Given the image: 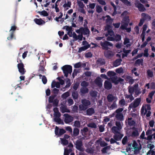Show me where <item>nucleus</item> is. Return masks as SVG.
<instances>
[{
    "instance_id": "nucleus-1",
    "label": "nucleus",
    "mask_w": 155,
    "mask_h": 155,
    "mask_svg": "<svg viewBox=\"0 0 155 155\" xmlns=\"http://www.w3.org/2000/svg\"><path fill=\"white\" fill-rule=\"evenodd\" d=\"M81 103L82 104H80L79 106V112L80 113H82L83 111L87 110L91 104L90 101L85 99L81 100Z\"/></svg>"
},
{
    "instance_id": "nucleus-2",
    "label": "nucleus",
    "mask_w": 155,
    "mask_h": 155,
    "mask_svg": "<svg viewBox=\"0 0 155 155\" xmlns=\"http://www.w3.org/2000/svg\"><path fill=\"white\" fill-rule=\"evenodd\" d=\"M76 32L79 34H82V35H86L87 37L89 36L90 31L87 27H80L79 29L76 30Z\"/></svg>"
},
{
    "instance_id": "nucleus-3",
    "label": "nucleus",
    "mask_w": 155,
    "mask_h": 155,
    "mask_svg": "<svg viewBox=\"0 0 155 155\" xmlns=\"http://www.w3.org/2000/svg\"><path fill=\"white\" fill-rule=\"evenodd\" d=\"M61 69L66 78L68 77L69 74H71L72 72V67L70 65H65L61 68Z\"/></svg>"
},
{
    "instance_id": "nucleus-4",
    "label": "nucleus",
    "mask_w": 155,
    "mask_h": 155,
    "mask_svg": "<svg viewBox=\"0 0 155 155\" xmlns=\"http://www.w3.org/2000/svg\"><path fill=\"white\" fill-rule=\"evenodd\" d=\"M100 44L101 46L102 49L107 50L108 49H111L110 47H112L113 44L111 42L107 41H105L104 42H100Z\"/></svg>"
},
{
    "instance_id": "nucleus-5",
    "label": "nucleus",
    "mask_w": 155,
    "mask_h": 155,
    "mask_svg": "<svg viewBox=\"0 0 155 155\" xmlns=\"http://www.w3.org/2000/svg\"><path fill=\"white\" fill-rule=\"evenodd\" d=\"M76 148L78 150L81 152L84 151V147L83 146L82 140L79 139L77 140L74 143Z\"/></svg>"
},
{
    "instance_id": "nucleus-6",
    "label": "nucleus",
    "mask_w": 155,
    "mask_h": 155,
    "mask_svg": "<svg viewBox=\"0 0 155 155\" xmlns=\"http://www.w3.org/2000/svg\"><path fill=\"white\" fill-rule=\"evenodd\" d=\"M61 116V113L59 112H55L54 114V120L58 124H63V121L60 118Z\"/></svg>"
},
{
    "instance_id": "nucleus-7",
    "label": "nucleus",
    "mask_w": 155,
    "mask_h": 155,
    "mask_svg": "<svg viewBox=\"0 0 155 155\" xmlns=\"http://www.w3.org/2000/svg\"><path fill=\"white\" fill-rule=\"evenodd\" d=\"M140 101V98L136 99L134 102L129 105L128 109H129V108H132L133 110L134 111V110H135V108L139 105Z\"/></svg>"
},
{
    "instance_id": "nucleus-8",
    "label": "nucleus",
    "mask_w": 155,
    "mask_h": 155,
    "mask_svg": "<svg viewBox=\"0 0 155 155\" xmlns=\"http://www.w3.org/2000/svg\"><path fill=\"white\" fill-rule=\"evenodd\" d=\"M64 115L65 117L64 122L66 124H68L73 121L74 120L73 117L69 115L68 114H65Z\"/></svg>"
},
{
    "instance_id": "nucleus-9",
    "label": "nucleus",
    "mask_w": 155,
    "mask_h": 155,
    "mask_svg": "<svg viewBox=\"0 0 155 155\" xmlns=\"http://www.w3.org/2000/svg\"><path fill=\"white\" fill-rule=\"evenodd\" d=\"M111 80L113 83L115 84H117L119 83L120 84H122L123 82L124 81V80L123 79L121 78L120 77L118 78L117 79V77H114L112 78Z\"/></svg>"
},
{
    "instance_id": "nucleus-10",
    "label": "nucleus",
    "mask_w": 155,
    "mask_h": 155,
    "mask_svg": "<svg viewBox=\"0 0 155 155\" xmlns=\"http://www.w3.org/2000/svg\"><path fill=\"white\" fill-rule=\"evenodd\" d=\"M135 6L137 7L139 10L141 12H144L146 9L144 5L140 3L138 1H136L135 3Z\"/></svg>"
},
{
    "instance_id": "nucleus-11",
    "label": "nucleus",
    "mask_w": 155,
    "mask_h": 155,
    "mask_svg": "<svg viewBox=\"0 0 155 155\" xmlns=\"http://www.w3.org/2000/svg\"><path fill=\"white\" fill-rule=\"evenodd\" d=\"M66 132V131L63 129L61 128L59 129V128L56 126L55 129V134L56 135L61 136Z\"/></svg>"
},
{
    "instance_id": "nucleus-12",
    "label": "nucleus",
    "mask_w": 155,
    "mask_h": 155,
    "mask_svg": "<svg viewBox=\"0 0 155 155\" xmlns=\"http://www.w3.org/2000/svg\"><path fill=\"white\" fill-rule=\"evenodd\" d=\"M17 67L19 72L21 75H23L26 71L24 68V66L23 63H18L17 65Z\"/></svg>"
},
{
    "instance_id": "nucleus-13",
    "label": "nucleus",
    "mask_w": 155,
    "mask_h": 155,
    "mask_svg": "<svg viewBox=\"0 0 155 155\" xmlns=\"http://www.w3.org/2000/svg\"><path fill=\"white\" fill-rule=\"evenodd\" d=\"M132 129L133 130L130 136L133 137H135L138 136L139 135V133L137 129L135 127H133L132 128Z\"/></svg>"
},
{
    "instance_id": "nucleus-14",
    "label": "nucleus",
    "mask_w": 155,
    "mask_h": 155,
    "mask_svg": "<svg viewBox=\"0 0 155 155\" xmlns=\"http://www.w3.org/2000/svg\"><path fill=\"white\" fill-rule=\"evenodd\" d=\"M112 86V84L110 81L107 80L105 81L104 83V87L105 89L108 90H110Z\"/></svg>"
},
{
    "instance_id": "nucleus-15",
    "label": "nucleus",
    "mask_w": 155,
    "mask_h": 155,
    "mask_svg": "<svg viewBox=\"0 0 155 155\" xmlns=\"http://www.w3.org/2000/svg\"><path fill=\"white\" fill-rule=\"evenodd\" d=\"M123 135L120 133L115 134L113 136L114 138L117 141H119L121 140L123 137Z\"/></svg>"
},
{
    "instance_id": "nucleus-16",
    "label": "nucleus",
    "mask_w": 155,
    "mask_h": 155,
    "mask_svg": "<svg viewBox=\"0 0 155 155\" xmlns=\"http://www.w3.org/2000/svg\"><path fill=\"white\" fill-rule=\"evenodd\" d=\"M96 62L97 65L99 66L103 65L105 64L104 60L101 58H98Z\"/></svg>"
},
{
    "instance_id": "nucleus-17",
    "label": "nucleus",
    "mask_w": 155,
    "mask_h": 155,
    "mask_svg": "<svg viewBox=\"0 0 155 155\" xmlns=\"http://www.w3.org/2000/svg\"><path fill=\"white\" fill-rule=\"evenodd\" d=\"M86 110L87 115L88 116H91L95 113L94 109L92 107L88 108Z\"/></svg>"
},
{
    "instance_id": "nucleus-18",
    "label": "nucleus",
    "mask_w": 155,
    "mask_h": 155,
    "mask_svg": "<svg viewBox=\"0 0 155 155\" xmlns=\"http://www.w3.org/2000/svg\"><path fill=\"white\" fill-rule=\"evenodd\" d=\"M104 52V55L106 58L112 57L114 54L112 51L110 50H106Z\"/></svg>"
},
{
    "instance_id": "nucleus-19",
    "label": "nucleus",
    "mask_w": 155,
    "mask_h": 155,
    "mask_svg": "<svg viewBox=\"0 0 155 155\" xmlns=\"http://www.w3.org/2000/svg\"><path fill=\"white\" fill-rule=\"evenodd\" d=\"M90 45L89 44H88V45H84L83 46L79 48L78 52L81 53L82 51H85V50L87 49L88 48H90Z\"/></svg>"
},
{
    "instance_id": "nucleus-20",
    "label": "nucleus",
    "mask_w": 155,
    "mask_h": 155,
    "mask_svg": "<svg viewBox=\"0 0 155 155\" xmlns=\"http://www.w3.org/2000/svg\"><path fill=\"white\" fill-rule=\"evenodd\" d=\"M35 22L37 25H41L45 23V21L42 20L41 18H35L34 19Z\"/></svg>"
},
{
    "instance_id": "nucleus-21",
    "label": "nucleus",
    "mask_w": 155,
    "mask_h": 155,
    "mask_svg": "<svg viewBox=\"0 0 155 155\" xmlns=\"http://www.w3.org/2000/svg\"><path fill=\"white\" fill-rule=\"evenodd\" d=\"M122 61V60L121 58H118L117 59L114 61L113 63V65L114 67H117L120 65L121 64V62Z\"/></svg>"
},
{
    "instance_id": "nucleus-22",
    "label": "nucleus",
    "mask_w": 155,
    "mask_h": 155,
    "mask_svg": "<svg viewBox=\"0 0 155 155\" xmlns=\"http://www.w3.org/2000/svg\"><path fill=\"white\" fill-rule=\"evenodd\" d=\"M94 82L95 84L99 87H101L102 86L101 79L99 77L97 78L95 80Z\"/></svg>"
},
{
    "instance_id": "nucleus-23",
    "label": "nucleus",
    "mask_w": 155,
    "mask_h": 155,
    "mask_svg": "<svg viewBox=\"0 0 155 155\" xmlns=\"http://www.w3.org/2000/svg\"><path fill=\"white\" fill-rule=\"evenodd\" d=\"M141 16L143 17L142 18L144 19V21L145 20L150 21L151 19V17L148 14L146 13H142L141 14Z\"/></svg>"
},
{
    "instance_id": "nucleus-24",
    "label": "nucleus",
    "mask_w": 155,
    "mask_h": 155,
    "mask_svg": "<svg viewBox=\"0 0 155 155\" xmlns=\"http://www.w3.org/2000/svg\"><path fill=\"white\" fill-rule=\"evenodd\" d=\"M143 59L142 58L137 59L135 62L134 65L136 66L137 65H138L139 66L140 64L142 66L143 65Z\"/></svg>"
},
{
    "instance_id": "nucleus-25",
    "label": "nucleus",
    "mask_w": 155,
    "mask_h": 155,
    "mask_svg": "<svg viewBox=\"0 0 155 155\" xmlns=\"http://www.w3.org/2000/svg\"><path fill=\"white\" fill-rule=\"evenodd\" d=\"M111 130L112 133L115 134L118 133H120L119 132V130H120V129L116 126H114L112 128Z\"/></svg>"
},
{
    "instance_id": "nucleus-26",
    "label": "nucleus",
    "mask_w": 155,
    "mask_h": 155,
    "mask_svg": "<svg viewBox=\"0 0 155 155\" xmlns=\"http://www.w3.org/2000/svg\"><path fill=\"white\" fill-rule=\"evenodd\" d=\"M115 117L118 120L122 121L124 120V116L122 114H117Z\"/></svg>"
},
{
    "instance_id": "nucleus-27",
    "label": "nucleus",
    "mask_w": 155,
    "mask_h": 155,
    "mask_svg": "<svg viewBox=\"0 0 155 155\" xmlns=\"http://www.w3.org/2000/svg\"><path fill=\"white\" fill-rule=\"evenodd\" d=\"M107 101L109 102H112L115 98V97L112 94H109L107 97Z\"/></svg>"
},
{
    "instance_id": "nucleus-28",
    "label": "nucleus",
    "mask_w": 155,
    "mask_h": 155,
    "mask_svg": "<svg viewBox=\"0 0 155 155\" xmlns=\"http://www.w3.org/2000/svg\"><path fill=\"white\" fill-rule=\"evenodd\" d=\"M88 89L87 87H82L80 89V92L82 94H85L88 92Z\"/></svg>"
},
{
    "instance_id": "nucleus-29",
    "label": "nucleus",
    "mask_w": 155,
    "mask_h": 155,
    "mask_svg": "<svg viewBox=\"0 0 155 155\" xmlns=\"http://www.w3.org/2000/svg\"><path fill=\"white\" fill-rule=\"evenodd\" d=\"M131 51V50H126L125 48H124L123 49V51L124 54H122V58H124L125 57H127L128 54Z\"/></svg>"
},
{
    "instance_id": "nucleus-30",
    "label": "nucleus",
    "mask_w": 155,
    "mask_h": 155,
    "mask_svg": "<svg viewBox=\"0 0 155 155\" xmlns=\"http://www.w3.org/2000/svg\"><path fill=\"white\" fill-rule=\"evenodd\" d=\"M128 24L127 23L122 22V24L120 27V29L124 30H125L127 27Z\"/></svg>"
},
{
    "instance_id": "nucleus-31",
    "label": "nucleus",
    "mask_w": 155,
    "mask_h": 155,
    "mask_svg": "<svg viewBox=\"0 0 155 155\" xmlns=\"http://www.w3.org/2000/svg\"><path fill=\"white\" fill-rule=\"evenodd\" d=\"M72 96L74 99H77L78 97V92L76 91H74L72 92Z\"/></svg>"
},
{
    "instance_id": "nucleus-32",
    "label": "nucleus",
    "mask_w": 155,
    "mask_h": 155,
    "mask_svg": "<svg viewBox=\"0 0 155 155\" xmlns=\"http://www.w3.org/2000/svg\"><path fill=\"white\" fill-rule=\"evenodd\" d=\"M79 130L78 128H74L73 133L74 136L75 137L77 136L79 134Z\"/></svg>"
},
{
    "instance_id": "nucleus-33",
    "label": "nucleus",
    "mask_w": 155,
    "mask_h": 155,
    "mask_svg": "<svg viewBox=\"0 0 155 155\" xmlns=\"http://www.w3.org/2000/svg\"><path fill=\"white\" fill-rule=\"evenodd\" d=\"M14 32H10V36L8 37L7 38V39L8 40H12L14 38L15 39V37L14 35Z\"/></svg>"
},
{
    "instance_id": "nucleus-34",
    "label": "nucleus",
    "mask_w": 155,
    "mask_h": 155,
    "mask_svg": "<svg viewBox=\"0 0 155 155\" xmlns=\"http://www.w3.org/2000/svg\"><path fill=\"white\" fill-rule=\"evenodd\" d=\"M38 13L41 15H43L44 16H47L48 15V14L45 10L41 12L38 11Z\"/></svg>"
},
{
    "instance_id": "nucleus-35",
    "label": "nucleus",
    "mask_w": 155,
    "mask_h": 155,
    "mask_svg": "<svg viewBox=\"0 0 155 155\" xmlns=\"http://www.w3.org/2000/svg\"><path fill=\"white\" fill-rule=\"evenodd\" d=\"M114 41H120L121 39V36L119 34H116L114 36Z\"/></svg>"
},
{
    "instance_id": "nucleus-36",
    "label": "nucleus",
    "mask_w": 155,
    "mask_h": 155,
    "mask_svg": "<svg viewBox=\"0 0 155 155\" xmlns=\"http://www.w3.org/2000/svg\"><path fill=\"white\" fill-rule=\"evenodd\" d=\"M86 151L88 153L93 154L94 153V150L92 147H90L87 148Z\"/></svg>"
},
{
    "instance_id": "nucleus-37",
    "label": "nucleus",
    "mask_w": 155,
    "mask_h": 155,
    "mask_svg": "<svg viewBox=\"0 0 155 155\" xmlns=\"http://www.w3.org/2000/svg\"><path fill=\"white\" fill-rule=\"evenodd\" d=\"M147 74L148 76L150 78H152L153 76V71L149 69H148L147 71Z\"/></svg>"
},
{
    "instance_id": "nucleus-38",
    "label": "nucleus",
    "mask_w": 155,
    "mask_h": 155,
    "mask_svg": "<svg viewBox=\"0 0 155 155\" xmlns=\"http://www.w3.org/2000/svg\"><path fill=\"white\" fill-rule=\"evenodd\" d=\"M107 76L109 77L114 76L116 75L115 73L113 71H109L107 73Z\"/></svg>"
},
{
    "instance_id": "nucleus-39",
    "label": "nucleus",
    "mask_w": 155,
    "mask_h": 155,
    "mask_svg": "<svg viewBox=\"0 0 155 155\" xmlns=\"http://www.w3.org/2000/svg\"><path fill=\"white\" fill-rule=\"evenodd\" d=\"M122 3H124V4L127 6H131V3L128 0H120Z\"/></svg>"
},
{
    "instance_id": "nucleus-40",
    "label": "nucleus",
    "mask_w": 155,
    "mask_h": 155,
    "mask_svg": "<svg viewBox=\"0 0 155 155\" xmlns=\"http://www.w3.org/2000/svg\"><path fill=\"white\" fill-rule=\"evenodd\" d=\"M56 95H53L49 97L48 99V101L50 103H52L53 102L55 97L56 96Z\"/></svg>"
},
{
    "instance_id": "nucleus-41",
    "label": "nucleus",
    "mask_w": 155,
    "mask_h": 155,
    "mask_svg": "<svg viewBox=\"0 0 155 155\" xmlns=\"http://www.w3.org/2000/svg\"><path fill=\"white\" fill-rule=\"evenodd\" d=\"M96 12L97 13H100L101 12H102V9L100 6L99 5H97L96 6Z\"/></svg>"
},
{
    "instance_id": "nucleus-42",
    "label": "nucleus",
    "mask_w": 155,
    "mask_h": 155,
    "mask_svg": "<svg viewBox=\"0 0 155 155\" xmlns=\"http://www.w3.org/2000/svg\"><path fill=\"white\" fill-rule=\"evenodd\" d=\"M87 126L91 128H96L97 127V125L94 123H90L87 125Z\"/></svg>"
},
{
    "instance_id": "nucleus-43",
    "label": "nucleus",
    "mask_w": 155,
    "mask_h": 155,
    "mask_svg": "<svg viewBox=\"0 0 155 155\" xmlns=\"http://www.w3.org/2000/svg\"><path fill=\"white\" fill-rule=\"evenodd\" d=\"M81 85L83 87H86L88 85L89 83L86 81H84L81 82Z\"/></svg>"
},
{
    "instance_id": "nucleus-44",
    "label": "nucleus",
    "mask_w": 155,
    "mask_h": 155,
    "mask_svg": "<svg viewBox=\"0 0 155 155\" xmlns=\"http://www.w3.org/2000/svg\"><path fill=\"white\" fill-rule=\"evenodd\" d=\"M128 89L129 93L130 94H133L134 91V88L133 87L129 86Z\"/></svg>"
},
{
    "instance_id": "nucleus-45",
    "label": "nucleus",
    "mask_w": 155,
    "mask_h": 155,
    "mask_svg": "<svg viewBox=\"0 0 155 155\" xmlns=\"http://www.w3.org/2000/svg\"><path fill=\"white\" fill-rule=\"evenodd\" d=\"M90 93V95L93 97H95L97 96V92L96 91H92Z\"/></svg>"
},
{
    "instance_id": "nucleus-46",
    "label": "nucleus",
    "mask_w": 155,
    "mask_h": 155,
    "mask_svg": "<svg viewBox=\"0 0 155 155\" xmlns=\"http://www.w3.org/2000/svg\"><path fill=\"white\" fill-rule=\"evenodd\" d=\"M69 96V92H66L63 94L61 95V97L63 99H66Z\"/></svg>"
},
{
    "instance_id": "nucleus-47",
    "label": "nucleus",
    "mask_w": 155,
    "mask_h": 155,
    "mask_svg": "<svg viewBox=\"0 0 155 155\" xmlns=\"http://www.w3.org/2000/svg\"><path fill=\"white\" fill-rule=\"evenodd\" d=\"M58 102L59 100L56 98L54 100L53 102L52 103H53L54 106L57 107L58 106Z\"/></svg>"
},
{
    "instance_id": "nucleus-48",
    "label": "nucleus",
    "mask_w": 155,
    "mask_h": 155,
    "mask_svg": "<svg viewBox=\"0 0 155 155\" xmlns=\"http://www.w3.org/2000/svg\"><path fill=\"white\" fill-rule=\"evenodd\" d=\"M148 48H146L144 51V53L143 54V56L145 57H148L149 56L148 53Z\"/></svg>"
},
{
    "instance_id": "nucleus-49",
    "label": "nucleus",
    "mask_w": 155,
    "mask_h": 155,
    "mask_svg": "<svg viewBox=\"0 0 155 155\" xmlns=\"http://www.w3.org/2000/svg\"><path fill=\"white\" fill-rule=\"evenodd\" d=\"M71 1H68L67 2V3L64 4L63 6L64 8H65L66 7H68L69 8H71Z\"/></svg>"
},
{
    "instance_id": "nucleus-50",
    "label": "nucleus",
    "mask_w": 155,
    "mask_h": 155,
    "mask_svg": "<svg viewBox=\"0 0 155 155\" xmlns=\"http://www.w3.org/2000/svg\"><path fill=\"white\" fill-rule=\"evenodd\" d=\"M78 5L80 8H84L85 6L84 5L81 1L77 2Z\"/></svg>"
},
{
    "instance_id": "nucleus-51",
    "label": "nucleus",
    "mask_w": 155,
    "mask_h": 155,
    "mask_svg": "<svg viewBox=\"0 0 155 155\" xmlns=\"http://www.w3.org/2000/svg\"><path fill=\"white\" fill-rule=\"evenodd\" d=\"M62 143L64 145H66L68 144V140L64 138H62L61 140Z\"/></svg>"
},
{
    "instance_id": "nucleus-52",
    "label": "nucleus",
    "mask_w": 155,
    "mask_h": 155,
    "mask_svg": "<svg viewBox=\"0 0 155 155\" xmlns=\"http://www.w3.org/2000/svg\"><path fill=\"white\" fill-rule=\"evenodd\" d=\"M119 104L121 106H123L125 104V102L124 99H122L120 100L119 101Z\"/></svg>"
},
{
    "instance_id": "nucleus-53",
    "label": "nucleus",
    "mask_w": 155,
    "mask_h": 155,
    "mask_svg": "<svg viewBox=\"0 0 155 155\" xmlns=\"http://www.w3.org/2000/svg\"><path fill=\"white\" fill-rule=\"evenodd\" d=\"M123 70L122 67L117 68L116 70V72L118 74H121L123 72Z\"/></svg>"
},
{
    "instance_id": "nucleus-54",
    "label": "nucleus",
    "mask_w": 155,
    "mask_h": 155,
    "mask_svg": "<svg viewBox=\"0 0 155 155\" xmlns=\"http://www.w3.org/2000/svg\"><path fill=\"white\" fill-rule=\"evenodd\" d=\"M74 125L75 127H79L80 126V123L79 120H75L74 121Z\"/></svg>"
},
{
    "instance_id": "nucleus-55",
    "label": "nucleus",
    "mask_w": 155,
    "mask_h": 155,
    "mask_svg": "<svg viewBox=\"0 0 155 155\" xmlns=\"http://www.w3.org/2000/svg\"><path fill=\"white\" fill-rule=\"evenodd\" d=\"M44 67L39 66L38 71L41 74H43L44 72Z\"/></svg>"
},
{
    "instance_id": "nucleus-56",
    "label": "nucleus",
    "mask_w": 155,
    "mask_h": 155,
    "mask_svg": "<svg viewBox=\"0 0 155 155\" xmlns=\"http://www.w3.org/2000/svg\"><path fill=\"white\" fill-rule=\"evenodd\" d=\"M64 27H66V30L68 31V32H70L72 31V28L71 26H69L67 25L64 26Z\"/></svg>"
},
{
    "instance_id": "nucleus-57",
    "label": "nucleus",
    "mask_w": 155,
    "mask_h": 155,
    "mask_svg": "<svg viewBox=\"0 0 155 155\" xmlns=\"http://www.w3.org/2000/svg\"><path fill=\"white\" fill-rule=\"evenodd\" d=\"M127 141V136H125L122 140V143L123 145H125Z\"/></svg>"
},
{
    "instance_id": "nucleus-58",
    "label": "nucleus",
    "mask_w": 155,
    "mask_h": 155,
    "mask_svg": "<svg viewBox=\"0 0 155 155\" xmlns=\"http://www.w3.org/2000/svg\"><path fill=\"white\" fill-rule=\"evenodd\" d=\"M79 83L77 82L75 83L73 86V88L74 89L75 91H76V90L78 89V87H79Z\"/></svg>"
},
{
    "instance_id": "nucleus-59",
    "label": "nucleus",
    "mask_w": 155,
    "mask_h": 155,
    "mask_svg": "<svg viewBox=\"0 0 155 155\" xmlns=\"http://www.w3.org/2000/svg\"><path fill=\"white\" fill-rule=\"evenodd\" d=\"M123 20L124 21V23H127V24H128L129 21V17L128 16L124 17L123 18Z\"/></svg>"
},
{
    "instance_id": "nucleus-60",
    "label": "nucleus",
    "mask_w": 155,
    "mask_h": 155,
    "mask_svg": "<svg viewBox=\"0 0 155 155\" xmlns=\"http://www.w3.org/2000/svg\"><path fill=\"white\" fill-rule=\"evenodd\" d=\"M155 93V91H152L149 93L148 95L149 97L151 99H153V97Z\"/></svg>"
},
{
    "instance_id": "nucleus-61",
    "label": "nucleus",
    "mask_w": 155,
    "mask_h": 155,
    "mask_svg": "<svg viewBox=\"0 0 155 155\" xmlns=\"http://www.w3.org/2000/svg\"><path fill=\"white\" fill-rule=\"evenodd\" d=\"M106 17L107 18L106 20V21L107 22H112L113 21V19L111 18L110 17L109 15H107Z\"/></svg>"
},
{
    "instance_id": "nucleus-62",
    "label": "nucleus",
    "mask_w": 155,
    "mask_h": 155,
    "mask_svg": "<svg viewBox=\"0 0 155 155\" xmlns=\"http://www.w3.org/2000/svg\"><path fill=\"white\" fill-rule=\"evenodd\" d=\"M123 110V108H119L116 110L115 112L117 114H122L121 112Z\"/></svg>"
},
{
    "instance_id": "nucleus-63",
    "label": "nucleus",
    "mask_w": 155,
    "mask_h": 155,
    "mask_svg": "<svg viewBox=\"0 0 155 155\" xmlns=\"http://www.w3.org/2000/svg\"><path fill=\"white\" fill-rule=\"evenodd\" d=\"M92 56V54L91 52L87 53L85 54V57L86 58H91Z\"/></svg>"
},
{
    "instance_id": "nucleus-64",
    "label": "nucleus",
    "mask_w": 155,
    "mask_h": 155,
    "mask_svg": "<svg viewBox=\"0 0 155 155\" xmlns=\"http://www.w3.org/2000/svg\"><path fill=\"white\" fill-rule=\"evenodd\" d=\"M42 81L44 84H45L47 82V79L45 75H43L42 78Z\"/></svg>"
}]
</instances>
